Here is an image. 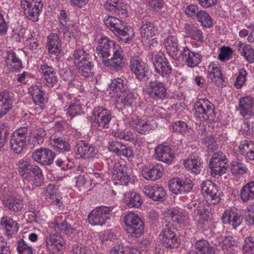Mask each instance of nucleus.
I'll use <instances>...</instances> for the list:
<instances>
[{
  "label": "nucleus",
  "mask_w": 254,
  "mask_h": 254,
  "mask_svg": "<svg viewBox=\"0 0 254 254\" xmlns=\"http://www.w3.org/2000/svg\"><path fill=\"white\" fill-rule=\"evenodd\" d=\"M47 249L48 251L59 252L65 247V242L63 238L58 234L50 235L45 239Z\"/></svg>",
  "instance_id": "20"
},
{
  "label": "nucleus",
  "mask_w": 254,
  "mask_h": 254,
  "mask_svg": "<svg viewBox=\"0 0 254 254\" xmlns=\"http://www.w3.org/2000/svg\"><path fill=\"white\" fill-rule=\"evenodd\" d=\"M39 71L42 74V77L46 81L48 87H53L58 82L56 72L54 68L46 64L40 65Z\"/></svg>",
  "instance_id": "22"
},
{
  "label": "nucleus",
  "mask_w": 254,
  "mask_h": 254,
  "mask_svg": "<svg viewBox=\"0 0 254 254\" xmlns=\"http://www.w3.org/2000/svg\"><path fill=\"white\" fill-rule=\"evenodd\" d=\"M82 113V107L80 104L76 101L72 103L69 102V105L67 109L66 115L71 120L76 116L81 115Z\"/></svg>",
  "instance_id": "49"
},
{
  "label": "nucleus",
  "mask_w": 254,
  "mask_h": 254,
  "mask_svg": "<svg viewBox=\"0 0 254 254\" xmlns=\"http://www.w3.org/2000/svg\"><path fill=\"white\" fill-rule=\"evenodd\" d=\"M122 155L127 158H131L133 157L134 154L131 147L123 144L119 156Z\"/></svg>",
  "instance_id": "63"
},
{
  "label": "nucleus",
  "mask_w": 254,
  "mask_h": 254,
  "mask_svg": "<svg viewBox=\"0 0 254 254\" xmlns=\"http://www.w3.org/2000/svg\"><path fill=\"white\" fill-rule=\"evenodd\" d=\"M130 68L139 80H146L148 79L146 74L147 70L146 64L141 60L138 57L131 58Z\"/></svg>",
  "instance_id": "15"
},
{
  "label": "nucleus",
  "mask_w": 254,
  "mask_h": 254,
  "mask_svg": "<svg viewBox=\"0 0 254 254\" xmlns=\"http://www.w3.org/2000/svg\"><path fill=\"white\" fill-rule=\"evenodd\" d=\"M104 7L109 11L127 16L126 5L119 0H107Z\"/></svg>",
  "instance_id": "26"
},
{
  "label": "nucleus",
  "mask_w": 254,
  "mask_h": 254,
  "mask_svg": "<svg viewBox=\"0 0 254 254\" xmlns=\"http://www.w3.org/2000/svg\"><path fill=\"white\" fill-rule=\"evenodd\" d=\"M0 224L5 228L8 236L11 237L13 235L16 234L18 231L17 222L7 216H4L1 218Z\"/></svg>",
  "instance_id": "33"
},
{
  "label": "nucleus",
  "mask_w": 254,
  "mask_h": 254,
  "mask_svg": "<svg viewBox=\"0 0 254 254\" xmlns=\"http://www.w3.org/2000/svg\"><path fill=\"white\" fill-rule=\"evenodd\" d=\"M119 45H116L114 41L106 37H102L99 40L98 46L96 48L98 55H101L103 59L109 58L112 55L110 58L103 60V63L105 65L110 66L116 71L122 69L125 64L122 52L119 51Z\"/></svg>",
  "instance_id": "2"
},
{
  "label": "nucleus",
  "mask_w": 254,
  "mask_h": 254,
  "mask_svg": "<svg viewBox=\"0 0 254 254\" xmlns=\"http://www.w3.org/2000/svg\"><path fill=\"white\" fill-rule=\"evenodd\" d=\"M167 53L174 59L179 60L181 57L182 51L178 48L177 38L173 36L168 37L164 42Z\"/></svg>",
  "instance_id": "18"
},
{
  "label": "nucleus",
  "mask_w": 254,
  "mask_h": 254,
  "mask_svg": "<svg viewBox=\"0 0 254 254\" xmlns=\"http://www.w3.org/2000/svg\"><path fill=\"white\" fill-rule=\"evenodd\" d=\"M27 127H21L15 130L11 136L10 140L11 149L16 154L23 151L28 141L30 148L39 146L44 142L47 133L43 128H38L33 135L28 137Z\"/></svg>",
  "instance_id": "1"
},
{
  "label": "nucleus",
  "mask_w": 254,
  "mask_h": 254,
  "mask_svg": "<svg viewBox=\"0 0 254 254\" xmlns=\"http://www.w3.org/2000/svg\"><path fill=\"white\" fill-rule=\"evenodd\" d=\"M104 23L125 43H127L132 39L133 29L126 26L124 22L119 18L110 16L104 20Z\"/></svg>",
  "instance_id": "3"
},
{
  "label": "nucleus",
  "mask_w": 254,
  "mask_h": 254,
  "mask_svg": "<svg viewBox=\"0 0 254 254\" xmlns=\"http://www.w3.org/2000/svg\"><path fill=\"white\" fill-rule=\"evenodd\" d=\"M254 249V238L249 237L245 239L243 250L245 253H249Z\"/></svg>",
  "instance_id": "60"
},
{
  "label": "nucleus",
  "mask_w": 254,
  "mask_h": 254,
  "mask_svg": "<svg viewBox=\"0 0 254 254\" xmlns=\"http://www.w3.org/2000/svg\"><path fill=\"white\" fill-rule=\"evenodd\" d=\"M195 116L204 120L213 121L215 117L214 105L207 100L203 99L194 105Z\"/></svg>",
  "instance_id": "6"
},
{
  "label": "nucleus",
  "mask_w": 254,
  "mask_h": 254,
  "mask_svg": "<svg viewBox=\"0 0 254 254\" xmlns=\"http://www.w3.org/2000/svg\"><path fill=\"white\" fill-rule=\"evenodd\" d=\"M155 154L160 161L166 163H171L175 157V154L171 152L170 147L163 144H160L155 148Z\"/></svg>",
  "instance_id": "24"
},
{
  "label": "nucleus",
  "mask_w": 254,
  "mask_h": 254,
  "mask_svg": "<svg viewBox=\"0 0 254 254\" xmlns=\"http://www.w3.org/2000/svg\"><path fill=\"white\" fill-rule=\"evenodd\" d=\"M127 83V81L125 79L117 78L112 81L109 87L116 92L120 91L124 93L127 91L128 88Z\"/></svg>",
  "instance_id": "47"
},
{
  "label": "nucleus",
  "mask_w": 254,
  "mask_h": 254,
  "mask_svg": "<svg viewBox=\"0 0 254 254\" xmlns=\"http://www.w3.org/2000/svg\"><path fill=\"white\" fill-rule=\"evenodd\" d=\"M240 152L247 161H254V142L244 140L240 143Z\"/></svg>",
  "instance_id": "28"
},
{
  "label": "nucleus",
  "mask_w": 254,
  "mask_h": 254,
  "mask_svg": "<svg viewBox=\"0 0 254 254\" xmlns=\"http://www.w3.org/2000/svg\"><path fill=\"white\" fill-rule=\"evenodd\" d=\"M76 153L83 159L93 157L96 154L95 147L83 140H79L75 147Z\"/></svg>",
  "instance_id": "19"
},
{
  "label": "nucleus",
  "mask_w": 254,
  "mask_h": 254,
  "mask_svg": "<svg viewBox=\"0 0 254 254\" xmlns=\"http://www.w3.org/2000/svg\"><path fill=\"white\" fill-rule=\"evenodd\" d=\"M50 143L56 149L69 151L70 149L69 144L62 137L57 135H52L50 137Z\"/></svg>",
  "instance_id": "38"
},
{
  "label": "nucleus",
  "mask_w": 254,
  "mask_h": 254,
  "mask_svg": "<svg viewBox=\"0 0 254 254\" xmlns=\"http://www.w3.org/2000/svg\"><path fill=\"white\" fill-rule=\"evenodd\" d=\"M195 247L199 254H214L215 249L210 246L208 241L201 239L197 241L195 244Z\"/></svg>",
  "instance_id": "43"
},
{
  "label": "nucleus",
  "mask_w": 254,
  "mask_h": 254,
  "mask_svg": "<svg viewBox=\"0 0 254 254\" xmlns=\"http://www.w3.org/2000/svg\"><path fill=\"white\" fill-rule=\"evenodd\" d=\"M169 187L170 190L175 194L185 192L183 187L182 186L181 180L179 178H177L170 182Z\"/></svg>",
  "instance_id": "52"
},
{
  "label": "nucleus",
  "mask_w": 254,
  "mask_h": 254,
  "mask_svg": "<svg viewBox=\"0 0 254 254\" xmlns=\"http://www.w3.org/2000/svg\"><path fill=\"white\" fill-rule=\"evenodd\" d=\"M29 91L35 105H40L44 103V92L41 86L33 85L29 88Z\"/></svg>",
  "instance_id": "40"
},
{
  "label": "nucleus",
  "mask_w": 254,
  "mask_h": 254,
  "mask_svg": "<svg viewBox=\"0 0 254 254\" xmlns=\"http://www.w3.org/2000/svg\"><path fill=\"white\" fill-rule=\"evenodd\" d=\"M120 98L124 105H131L134 99V94L131 92L125 93L120 95Z\"/></svg>",
  "instance_id": "58"
},
{
  "label": "nucleus",
  "mask_w": 254,
  "mask_h": 254,
  "mask_svg": "<svg viewBox=\"0 0 254 254\" xmlns=\"http://www.w3.org/2000/svg\"><path fill=\"white\" fill-rule=\"evenodd\" d=\"M0 254H11L6 240L2 236H0Z\"/></svg>",
  "instance_id": "61"
},
{
  "label": "nucleus",
  "mask_w": 254,
  "mask_h": 254,
  "mask_svg": "<svg viewBox=\"0 0 254 254\" xmlns=\"http://www.w3.org/2000/svg\"><path fill=\"white\" fill-rule=\"evenodd\" d=\"M163 246L170 249L176 248L179 245V240L176 233L174 227L172 224H166L160 234Z\"/></svg>",
  "instance_id": "9"
},
{
  "label": "nucleus",
  "mask_w": 254,
  "mask_h": 254,
  "mask_svg": "<svg viewBox=\"0 0 254 254\" xmlns=\"http://www.w3.org/2000/svg\"><path fill=\"white\" fill-rule=\"evenodd\" d=\"M140 31L141 37L146 40L155 36L157 33V28L154 24L145 19L142 20Z\"/></svg>",
  "instance_id": "32"
},
{
  "label": "nucleus",
  "mask_w": 254,
  "mask_h": 254,
  "mask_svg": "<svg viewBox=\"0 0 254 254\" xmlns=\"http://www.w3.org/2000/svg\"><path fill=\"white\" fill-rule=\"evenodd\" d=\"M92 120V127L101 130L109 127L111 114L107 109H95L93 111Z\"/></svg>",
  "instance_id": "8"
},
{
  "label": "nucleus",
  "mask_w": 254,
  "mask_h": 254,
  "mask_svg": "<svg viewBox=\"0 0 254 254\" xmlns=\"http://www.w3.org/2000/svg\"><path fill=\"white\" fill-rule=\"evenodd\" d=\"M182 53L183 60L190 67L197 66L201 61L202 56L199 53L191 51L187 47L184 48Z\"/></svg>",
  "instance_id": "21"
},
{
  "label": "nucleus",
  "mask_w": 254,
  "mask_h": 254,
  "mask_svg": "<svg viewBox=\"0 0 254 254\" xmlns=\"http://www.w3.org/2000/svg\"><path fill=\"white\" fill-rule=\"evenodd\" d=\"M239 110L244 118H248L254 114V101L250 96L242 98L239 100Z\"/></svg>",
  "instance_id": "23"
},
{
  "label": "nucleus",
  "mask_w": 254,
  "mask_h": 254,
  "mask_svg": "<svg viewBox=\"0 0 254 254\" xmlns=\"http://www.w3.org/2000/svg\"><path fill=\"white\" fill-rule=\"evenodd\" d=\"M230 170L232 174L244 175L247 171V168L246 165L240 160L233 161L231 163Z\"/></svg>",
  "instance_id": "50"
},
{
  "label": "nucleus",
  "mask_w": 254,
  "mask_h": 254,
  "mask_svg": "<svg viewBox=\"0 0 254 254\" xmlns=\"http://www.w3.org/2000/svg\"><path fill=\"white\" fill-rule=\"evenodd\" d=\"M144 194L154 201L163 202L166 198V193L164 188L157 185L146 186L143 188Z\"/></svg>",
  "instance_id": "17"
},
{
  "label": "nucleus",
  "mask_w": 254,
  "mask_h": 254,
  "mask_svg": "<svg viewBox=\"0 0 254 254\" xmlns=\"http://www.w3.org/2000/svg\"><path fill=\"white\" fill-rule=\"evenodd\" d=\"M232 54V50L230 47H222L220 49V53L218 59L223 62L228 60Z\"/></svg>",
  "instance_id": "57"
},
{
  "label": "nucleus",
  "mask_w": 254,
  "mask_h": 254,
  "mask_svg": "<svg viewBox=\"0 0 254 254\" xmlns=\"http://www.w3.org/2000/svg\"><path fill=\"white\" fill-rule=\"evenodd\" d=\"M209 77L212 81L218 87L224 85V80L222 77L220 67L213 66L209 71Z\"/></svg>",
  "instance_id": "45"
},
{
  "label": "nucleus",
  "mask_w": 254,
  "mask_h": 254,
  "mask_svg": "<svg viewBox=\"0 0 254 254\" xmlns=\"http://www.w3.org/2000/svg\"><path fill=\"white\" fill-rule=\"evenodd\" d=\"M236 47L240 54L243 56L248 62H254V49L252 48L251 45L239 42L236 45Z\"/></svg>",
  "instance_id": "34"
},
{
  "label": "nucleus",
  "mask_w": 254,
  "mask_h": 254,
  "mask_svg": "<svg viewBox=\"0 0 254 254\" xmlns=\"http://www.w3.org/2000/svg\"><path fill=\"white\" fill-rule=\"evenodd\" d=\"M124 221L128 233L134 238L140 237L144 233V224L134 213L130 212L125 216Z\"/></svg>",
  "instance_id": "4"
},
{
  "label": "nucleus",
  "mask_w": 254,
  "mask_h": 254,
  "mask_svg": "<svg viewBox=\"0 0 254 254\" xmlns=\"http://www.w3.org/2000/svg\"><path fill=\"white\" fill-rule=\"evenodd\" d=\"M21 6L25 16L29 20L36 22L39 19L43 5L41 0H22Z\"/></svg>",
  "instance_id": "5"
},
{
  "label": "nucleus",
  "mask_w": 254,
  "mask_h": 254,
  "mask_svg": "<svg viewBox=\"0 0 254 254\" xmlns=\"http://www.w3.org/2000/svg\"><path fill=\"white\" fill-rule=\"evenodd\" d=\"M147 93L154 100H162L167 95V88L162 82L157 80L150 81L148 86Z\"/></svg>",
  "instance_id": "12"
},
{
  "label": "nucleus",
  "mask_w": 254,
  "mask_h": 254,
  "mask_svg": "<svg viewBox=\"0 0 254 254\" xmlns=\"http://www.w3.org/2000/svg\"><path fill=\"white\" fill-rule=\"evenodd\" d=\"M153 64L155 72L162 77H168L172 73V66L163 54L156 55L153 59Z\"/></svg>",
  "instance_id": "11"
},
{
  "label": "nucleus",
  "mask_w": 254,
  "mask_h": 254,
  "mask_svg": "<svg viewBox=\"0 0 254 254\" xmlns=\"http://www.w3.org/2000/svg\"><path fill=\"white\" fill-rule=\"evenodd\" d=\"M222 220L224 224H228L236 229L242 222L241 216L232 210H226L222 214Z\"/></svg>",
  "instance_id": "29"
},
{
  "label": "nucleus",
  "mask_w": 254,
  "mask_h": 254,
  "mask_svg": "<svg viewBox=\"0 0 254 254\" xmlns=\"http://www.w3.org/2000/svg\"><path fill=\"white\" fill-rule=\"evenodd\" d=\"M196 17L201 25L205 28H210L212 26V20L209 14L206 11L201 10L197 12Z\"/></svg>",
  "instance_id": "48"
},
{
  "label": "nucleus",
  "mask_w": 254,
  "mask_h": 254,
  "mask_svg": "<svg viewBox=\"0 0 254 254\" xmlns=\"http://www.w3.org/2000/svg\"><path fill=\"white\" fill-rule=\"evenodd\" d=\"M112 210L111 207L101 206L96 207L88 214L89 223L92 225H103L110 219Z\"/></svg>",
  "instance_id": "7"
},
{
  "label": "nucleus",
  "mask_w": 254,
  "mask_h": 254,
  "mask_svg": "<svg viewBox=\"0 0 254 254\" xmlns=\"http://www.w3.org/2000/svg\"><path fill=\"white\" fill-rule=\"evenodd\" d=\"M124 201L130 208H138L142 203L140 195L133 191H128L125 193Z\"/></svg>",
  "instance_id": "35"
},
{
  "label": "nucleus",
  "mask_w": 254,
  "mask_h": 254,
  "mask_svg": "<svg viewBox=\"0 0 254 254\" xmlns=\"http://www.w3.org/2000/svg\"><path fill=\"white\" fill-rule=\"evenodd\" d=\"M240 196L245 202L254 200V181L249 182L242 188Z\"/></svg>",
  "instance_id": "37"
},
{
  "label": "nucleus",
  "mask_w": 254,
  "mask_h": 254,
  "mask_svg": "<svg viewBox=\"0 0 254 254\" xmlns=\"http://www.w3.org/2000/svg\"><path fill=\"white\" fill-rule=\"evenodd\" d=\"M113 177L120 181L122 185H127L132 177L131 169L126 165L116 166L113 169Z\"/></svg>",
  "instance_id": "16"
},
{
  "label": "nucleus",
  "mask_w": 254,
  "mask_h": 254,
  "mask_svg": "<svg viewBox=\"0 0 254 254\" xmlns=\"http://www.w3.org/2000/svg\"><path fill=\"white\" fill-rule=\"evenodd\" d=\"M172 126L174 131L181 134L186 133L188 130V126L184 122L179 121L174 123Z\"/></svg>",
  "instance_id": "56"
},
{
  "label": "nucleus",
  "mask_w": 254,
  "mask_h": 254,
  "mask_svg": "<svg viewBox=\"0 0 254 254\" xmlns=\"http://www.w3.org/2000/svg\"><path fill=\"white\" fill-rule=\"evenodd\" d=\"M17 249L19 254H33L31 247L27 246L23 240L18 241Z\"/></svg>",
  "instance_id": "53"
},
{
  "label": "nucleus",
  "mask_w": 254,
  "mask_h": 254,
  "mask_svg": "<svg viewBox=\"0 0 254 254\" xmlns=\"http://www.w3.org/2000/svg\"><path fill=\"white\" fill-rule=\"evenodd\" d=\"M131 126L138 132L143 134L148 133L151 129V125L147 122L136 117L132 119Z\"/></svg>",
  "instance_id": "41"
},
{
  "label": "nucleus",
  "mask_w": 254,
  "mask_h": 254,
  "mask_svg": "<svg viewBox=\"0 0 254 254\" xmlns=\"http://www.w3.org/2000/svg\"><path fill=\"white\" fill-rule=\"evenodd\" d=\"M123 144L118 141H113L110 143L109 146V151L115 153L119 155L122 149Z\"/></svg>",
  "instance_id": "59"
},
{
  "label": "nucleus",
  "mask_w": 254,
  "mask_h": 254,
  "mask_svg": "<svg viewBox=\"0 0 254 254\" xmlns=\"http://www.w3.org/2000/svg\"><path fill=\"white\" fill-rule=\"evenodd\" d=\"M61 219V216L58 217L55 220L56 222L52 223V225H53L51 227H54L56 230L58 228L61 232L67 235L72 233L74 231L73 228L70 225L68 224L65 219L61 222L60 220Z\"/></svg>",
  "instance_id": "44"
},
{
  "label": "nucleus",
  "mask_w": 254,
  "mask_h": 254,
  "mask_svg": "<svg viewBox=\"0 0 254 254\" xmlns=\"http://www.w3.org/2000/svg\"><path fill=\"white\" fill-rule=\"evenodd\" d=\"M129 247H125L121 244L115 245L110 251V254H127Z\"/></svg>",
  "instance_id": "55"
},
{
  "label": "nucleus",
  "mask_w": 254,
  "mask_h": 254,
  "mask_svg": "<svg viewBox=\"0 0 254 254\" xmlns=\"http://www.w3.org/2000/svg\"><path fill=\"white\" fill-rule=\"evenodd\" d=\"M184 165L186 169L195 175L199 174L202 168L200 160L198 158H192L190 157L184 161Z\"/></svg>",
  "instance_id": "39"
},
{
  "label": "nucleus",
  "mask_w": 254,
  "mask_h": 254,
  "mask_svg": "<svg viewBox=\"0 0 254 254\" xmlns=\"http://www.w3.org/2000/svg\"><path fill=\"white\" fill-rule=\"evenodd\" d=\"M3 202L5 207L12 212L20 211L23 207V199L20 197L4 199Z\"/></svg>",
  "instance_id": "36"
},
{
  "label": "nucleus",
  "mask_w": 254,
  "mask_h": 254,
  "mask_svg": "<svg viewBox=\"0 0 254 254\" xmlns=\"http://www.w3.org/2000/svg\"><path fill=\"white\" fill-rule=\"evenodd\" d=\"M247 72L244 68H241L239 70V75L237 77L236 81L234 85L237 88H241L246 79Z\"/></svg>",
  "instance_id": "54"
},
{
  "label": "nucleus",
  "mask_w": 254,
  "mask_h": 254,
  "mask_svg": "<svg viewBox=\"0 0 254 254\" xmlns=\"http://www.w3.org/2000/svg\"><path fill=\"white\" fill-rule=\"evenodd\" d=\"M73 254H86L87 249L86 246L81 244H76L72 247Z\"/></svg>",
  "instance_id": "64"
},
{
  "label": "nucleus",
  "mask_w": 254,
  "mask_h": 254,
  "mask_svg": "<svg viewBox=\"0 0 254 254\" xmlns=\"http://www.w3.org/2000/svg\"><path fill=\"white\" fill-rule=\"evenodd\" d=\"M47 48L51 55L58 56L61 51V40L57 34H51L48 37Z\"/></svg>",
  "instance_id": "27"
},
{
  "label": "nucleus",
  "mask_w": 254,
  "mask_h": 254,
  "mask_svg": "<svg viewBox=\"0 0 254 254\" xmlns=\"http://www.w3.org/2000/svg\"><path fill=\"white\" fill-rule=\"evenodd\" d=\"M163 168L159 165L151 167H145L142 171L143 177L146 180L155 181L162 176Z\"/></svg>",
  "instance_id": "30"
},
{
  "label": "nucleus",
  "mask_w": 254,
  "mask_h": 254,
  "mask_svg": "<svg viewBox=\"0 0 254 254\" xmlns=\"http://www.w3.org/2000/svg\"><path fill=\"white\" fill-rule=\"evenodd\" d=\"M185 28L187 32L188 36L197 42L203 41L204 36L201 30L198 28L193 25L186 24Z\"/></svg>",
  "instance_id": "42"
},
{
  "label": "nucleus",
  "mask_w": 254,
  "mask_h": 254,
  "mask_svg": "<svg viewBox=\"0 0 254 254\" xmlns=\"http://www.w3.org/2000/svg\"><path fill=\"white\" fill-rule=\"evenodd\" d=\"M228 163V159L222 152L219 151L214 153L209 165L211 175L215 177L217 175H221L225 173Z\"/></svg>",
  "instance_id": "10"
},
{
  "label": "nucleus",
  "mask_w": 254,
  "mask_h": 254,
  "mask_svg": "<svg viewBox=\"0 0 254 254\" xmlns=\"http://www.w3.org/2000/svg\"><path fill=\"white\" fill-rule=\"evenodd\" d=\"M201 192L206 197H210L213 204H216L220 201V192L218 187L211 181L207 180L201 184Z\"/></svg>",
  "instance_id": "14"
},
{
  "label": "nucleus",
  "mask_w": 254,
  "mask_h": 254,
  "mask_svg": "<svg viewBox=\"0 0 254 254\" xmlns=\"http://www.w3.org/2000/svg\"><path fill=\"white\" fill-rule=\"evenodd\" d=\"M73 56L75 60L79 61L81 60L82 58L84 57L86 59L90 57L89 54L86 53V51L83 50V49L75 50L74 52Z\"/></svg>",
  "instance_id": "62"
},
{
  "label": "nucleus",
  "mask_w": 254,
  "mask_h": 254,
  "mask_svg": "<svg viewBox=\"0 0 254 254\" xmlns=\"http://www.w3.org/2000/svg\"><path fill=\"white\" fill-rule=\"evenodd\" d=\"M13 97L5 90L0 93V119L5 116L12 107Z\"/></svg>",
  "instance_id": "25"
},
{
  "label": "nucleus",
  "mask_w": 254,
  "mask_h": 254,
  "mask_svg": "<svg viewBox=\"0 0 254 254\" xmlns=\"http://www.w3.org/2000/svg\"><path fill=\"white\" fill-rule=\"evenodd\" d=\"M207 209L203 205H200L194 211L193 218L198 224H202L207 221L208 217L207 214Z\"/></svg>",
  "instance_id": "46"
},
{
  "label": "nucleus",
  "mask_w": 254,
  "mask_h": 254,
  "mask_svg": "<svg viewBox=\"0 0 254 254\" xmlns=\"http://www.w3.org/2000/svg\"><path fill=\"white\" fill-rule=\"evenodd\" d=\"M10 132V127L6 124L0 122V149L3 147L7 142Z\"/></svg>",
  "instance_id": "51"
},
{
  "label": "nucleus",
  "mask_w": 254,
  "mask_h": 254,
  "mask_svg": "<svg viewBox=\"0 0 254 254\" xmlns=\"http://www.w3.org/2000/svg\"><path fill=\"white\" fill-rule=\"evenodd\" d=\"M56 154L51 150L46 148H40L34 151L32 159L43 165H50L54 161Z\"/></svg>",
  "instance_id": "13"
},
{
  "label": "nucleus",
  "mask_w": 254,
  "mask_h": 254,
  "mask_svg": "<svg viewBox=\"0 0 254 254\" xmlns=\"http://www.w3.org/2000/svg\"><path fill=\"white\" fill-rule=\"evenodd\" d=\"M89 58H82V60L79 61L76 64V67L78 69L79 73L84 77H88L93 74V64Z\"/></svg>",
  "instance_id": "31"
}]
</instances>
